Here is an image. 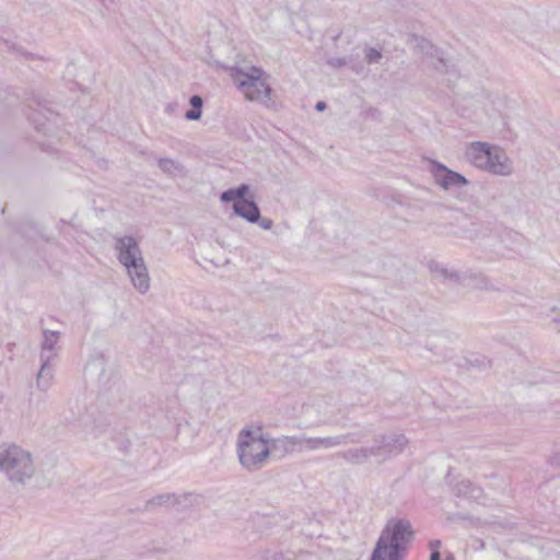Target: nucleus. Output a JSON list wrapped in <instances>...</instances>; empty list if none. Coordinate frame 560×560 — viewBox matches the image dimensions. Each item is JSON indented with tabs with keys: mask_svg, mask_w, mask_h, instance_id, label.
<instances>
[{
	"mask_svg": "<svg viewBox=\"0 0 560 560\" xmlns=\"http://www.w3.org/2000/svg\"><path fill=\"white\" fill-rule=\"evenodd\" d=\"M466 160L476 168L495 176L508 177L514 173L513 161L499 145L474 141L466 147Z\"/></svg>",
	"mask_w": 560,
	"mask_h": 560,
	"instance_id": "f257e3e1",
	"label": "nucleus"
},
{
	"mask_svg": "<svg viewBox=\"0 0 560 560\" xmlns=\"http://www.w3.org/2000/svg\"><path fill=\"white\" fill-rule=\"evenodd\" d=\"M114 248L133 288L142 294L147 293L150 289V276L137 240L129 235L115 237Z\"/></svg>",
	"mask_w": 560,
	"mask_h": 560,
	"instance_id": "f03ea898",
	"label": "nucleus"
},
{
	"mask_svg": "<svg viewBox=\"0 0 560 560\" xmlns=\"http://www.w3.org/2000/svg\"><path fill=\"white\" fill-rule=\"evenodd\" d=\"M412 536L413 530L408 520L389 522L377 539L370 560H401Z\"/></svg>",
	"mask_w": 560,
	"mask_h": 560,
	"instance_id": "7ed1b4c3",
	"label": "nucleus"
},
{
	"mask_svg": "<svg viewBox=\"0 0 560 560\" xmlns=\"http://www.w3.org/2000/svg\"><path fill=\"white\" fill-rule=\"evenodd\" d=\"M0 471L13 485H25L36 474L30 451L14 443L0 444Z\"/></svg>",
	"mask_w": 560,
	"mask_h": 560,
	"instance_id": "20e7f679",
	"label": "nucleus"
},
{
	"mask_svg": "<svg viewBox=\"0 0 560 560\" xmlns=\"http://www.w3.org/2000/svg\"><path fill=\"white\" fill-rule=\"evenodd\" d=\"M236 446L238 462L248 471L261 469L270 457L268 439L259 431L241 430Z\"/></svg>",
	"mask_w": 560,
	"mask_h": 560,
	"instance_id": "39448f33",
	"label": "nucleus"
},
{
	"mask_svg": "<svg viewBox=\"0 0 560 560\" xmlns=\"http://www.w3.org/2000/svg\"><path fill=\"white\" fill-rule=\"evenodd\" d=\"M231 77L248 101L262 104L270 101L271 88L261 68L255 66L234 67Z\"/></svg>",
	"mask_w": 560,
	"mask_h": 560,
	"instance_id": "423d86ee",
	"label": "nucleus"
},
{
	"mask_svg": "<svg viewBox=\"0 0 560 560\" xmlns=\"http://www.w3.org/2000/svg\"><path fill=\"white\" fill-rule=\"evenodd\" d=\"M249 185L241 184L235 188L222 191L220 199L222 202H233V212L249 223H256L260 219V209L253 199H247Z\"/></svg>",
	"mask_w": 560,
	"mask_h": 560,
	"instance_id": "0eeeda50",
	"label": "nucleus"
},
{
	"mask_svg": "<svg viewBox=\"0 0 560 560\" xmlns=\"http://www.w3.org/2000/svg\"><path fill=\"white\" fill-rule=\"evenodd\" d=\"M362 441L361 436L357 433H351L347 435H335V436H326V438H313L307 435H295V450L296 453L303 452H312L318 450H328L332 447H337L340 445H345L348 442L351 443H360Z\"/></svg>",
	"mask_w": 560,
	"mask_h": 560,
	"instance_id": "6e6552de",
	"label": "nucleus"
},
{
	"mask_svg": "<svg viewBox=\"0 0 560 560\" xmlns=\"http://www.w3.org/2000/svg\"><path fill=\"white\" fill-rule=\"evenodd\" d=\"M431 173L435 184L444 190L460 188L469 184L464 175L448 168L438 161L432 162Z\"/></svg>",
	"mask_w": 560,
	"mask_h": 560,
	"instance_id": "1a4fd4ad",
	"label": "nucleus"
},
{
	"mask_svg": "<svg viewBox=\"0 0 560 560\" xmlns=\"http://www.w3.org/2000/svg\"><path fill=\"white\" fill-rule=\"evenodd\" d=\"M408 444V440L404 434L382 435L375 439V444L372 446L378 453L376 458L386 460L393 456L400 454Z\"/></svg>",
	"mask_w": 560,
	"mask_h": 560,
	"instance_id": "9d476101",
	"label": "nucleus"
},
{
	"mask_svg": "<svg viewBox=\"0 0 560 560\" xmlns=\"http://www.w3.org/2000/svg\"><path fill=\"white\" fill-rule=\"evenodd\" d=\"M60 332L57 330L45 329L40 345L39 361L52 362L59 353L58 340Z\"/></svg>",
	"mask_w": 560,
	"mask_h": 560,
	"instance_id": "9b49d317",
	"label": "nucleus"
},
{
	"mask_svg": "<svg viewBox=\"0 0 560 560\" xmlns=\"http://www.w3.org/2000/svg\"><path fill=\"white\" fill-rule=\"evenodd\" d=\"M270 447V456L281 459L288 454L296 453L295 450V435H282L276 439L268 440Z\"/></svg>",
	"mask_w": 560,
	"mask_h": 560,
	"instance_id": "f8f14e48",
	"label": "nucleus"
},
{
	"mask_svg": "<svg viewBox=\"0 0 560 560\" xmlns=\"http://www.w3.org/2000/svg\"><path fill=\"white\" fill-rule=\"evenodd\" d=\"M413 40H415V47L419 52H421L422 55H424L429 58L436 60V63L433 62V66L438 70H441L442 68H446V62L443 58V54L430 40H428L423 37H418V36H415Z\"/></svg>",
	"mask_w": 560,
	"mask_h": 560,
	"instance_id": "ddd939ff",
	"label": "nucleus"
},
{
	"mask_svg": "<svg viewBox=\"0 0 560 560\" xmlns=\"http://www.w3.org/2000/svg\"><path fill=\"white\" fill-rule=\"evenodd\" d=\"M378 451L371 447L350 448L345 452L338 453L337 456L342 457L350 464L360 465L365 463L369 458L375 457Z\"/></svg>",
	"mask_w": 560,
	"mask_h": 560,
	"instance_id": "4468645a",
	"label": "nucleus"
},
{
	"mask_svg": "<svg viewBox=\"0 0 560 560\" xmlns=\"http://www.w3.org/2000/svg\"><path fill=\"white\" fill-rule=\"evenodd\" d=\"M55 368L52 362L40 361V369L36 376V386L39 390H48L54 381Z\"/></svg>",
	"mask_w": 560,
	"mask_h": 560,
	"instance_id": "2eb2a0df",
	"label": "nucleus"
},
{
	"mask_svg": "<svg viewBox=\"0 0 560 560\" xmlns=\"http://www.w3.org/2000/svg\"><path fill=\"white\" fill-rule=\"evenodd\" d=\"M159 167L166 174L171 176H183L185 175V170L182 164L172 159H159L158 161Z\"/></svg>",
	"mask_w": 560,
	"mask_h": 560,
	"instance_id": "dca6fc26",
	"label": "nucleus"
},
{
	"mask_svg": "<svg viewBox=\"0 0 560 560\" xmlns=\"http://www.w3.org/2000/svg\"><path fill=\"white\" fill-rule=\"evenodd\" d=\"M189 104L191 105V109L185 113V118L187 120H199L202 115V106L203 100L200 95H192L189 98Z\"/></svg>",
	"mask_w": 560,
	"mask_h": 560,
	"instance_id": "f3484780",
	"label": "nucleus"
},
{
	"mask_svg": "<svg viewBox=\"0 0 560 560\" xmlns=\"http://www.w3.org/2000/svg\"><path fill=\"white\" fill-rule=\"evenodd\" d=\"M294 555L290 551L265 550L259 555L258 560H293Z\"/></svg>",
	"mask_w": 560,
	"mask_h": 560,
	"instance_id": "a211bd4d",
	"label": "nucleus"
},
{
	"mask_svg": "<svg viewBox=\"0 0 560 560\" xmlns=\"http://www.w3.org/2000/svg\"><path fill=\"white\" fill-rule=\"evenodd\" d=\"M178 498L173 493H164L154 497L149 504L151 505H175L178 503Z\"/></svg>",
	"mask_w": 560,
	"mask_h": 560,
	"instance_id": "6ab92c4d",
	"label": "nucleus"
},
{
	"mask_svg": "<svg viewBox=\"0 0 560 560\" xmlns=\"http://www.w3.org/2000/svg\"><path fill=\"white\" fill-rule=\"evenodd\" d=\"M442 546L441 540L434 539L429 542V547L431 550L430 560H441L440 548ZM446 560H454V557L448 553Z\"/></svg>",
	"mask_w": 560,
	"mask_h": 560,
	"instance_id": "aec40b11",
	"label": "nucleus"
},
{
	"mask_svg": "<svg viewBox=\"0 0 560 560\" xmlns=\"http://www.w3.org/2000/svg\"><path fill=\"white\" fill-rule=\"evenodd\" d=\"M482 493H483L482 489L475 485L472 486V488L469 491L459 489V497H463V498H466L469 500H474V501H479L482 498Z\"/></svg>",
	"mask_w": 560,
	"mask_h": 560,
	"instance_id": "412c9836",
	"label": "nucleus"
},
{
	"mask_svg": "<svg viewBox=\"0 0 560 560\" xmlns=\"http://www.w3.org/2000/svg\"><path fill=\"white\" fill-rule=\"evenodd\" d=\"M364 57H365L366 62L372 65V63L380 62V60L382 59L383 56L378 49L369 47L364 51Z\"/></svg>",
	"mask_w": 560,
	"mask_h": 560,
	"instance_id": "4be33fe9",
	"label": "nucleus"
},
{
	"mask_svg": "<svg viewBox=\"0 0 560 560\" xmlns=\"http://www.w3.org/2000/svg\"><path fill=\"white\" fill-rule=\"evenodd\" d=\"M39 115H42V112L36 109L28 115V118L35 125V128L38 131L46 132L45 124L40 122L39 117H38Z\"/></svg>",
	"mask_w": 560,
	"mask_h": 560,
	"instance_id": "5701e85b",
	"label": "nucleus"
},
{
	"mask_svg": "<svg viewBox=\"0 0 560 560\" xmlns=\"http://www.w3.org/2000/svg\"><path fill=\"white\" fill-rule=\"evenodd\" d=\"M328 66L334 69L341 68L348 65V60L345 57H331L327 60Z\"/></svg>",
	"mask_w": 560,
	"mask_h": 560,
	"instance_id": "b1692460",
	"label": "nucleus"
},
{
	"mask_svg": "<svg viewBox=\"0 0 560 560\" xmlns=\"http://www.w3.org/2000/svg\"><path fill=\"white\" fill-rule=\"evenodd\" d=\"M472 486H474V483L470 480L463 479L455 485L454 491H455L456 495L459 497V489L469 491L472 488Z\"/></svg>",
	"mask_w": 560,
	"mask_h": 560,
	"instance_id": "393cba45",
	"label": "nucleus"
},
{
	"mask_svg": "<svg viewBox=\"0 0 560 560\" xmlns=\"http://www.w3.org/2000/svg\"><path fill=\"white\" fill-rule=\"evenodd\" d=\"M257 223L262 230H270L273 226V221L271 219L262 218L261 215Z\"/></svg>",
	"mask_w": 560,
	"mask_h": 560,
	"instance_id": "a878e982",
	"label": "nucleus"
},
{
	"mask_svg": "<svg viewBox=\"0 0 560 560\" xmlns=\"http://www.w3.org/2000/svg\"><path fill=\"white\" fill-rule=\"evenodd\" d=\"M351 68L358 74H364L365 73V69H364L363 66H352Z\"/></svg>",
	"mask_w": 560,
	"mask_h": 560,
	"instance_id": "bb28decb",
	"label": "nucleus"
},
{
	"mask_svg": "<svg viewBox=\"0 0 560 560\" xmlns=\"http://www.w3.org/2000/svg\"><path fill=\"white\" fill-rule=\"evenodd\" d=\"M315 108H316L317 110H319V112H320V110H324V109L326 108V103H325V102H318V103L316 104Z\"/></svg>",
	"mask_w": 560,
	"mask_h": 560,
	"instance_id": "cd10ccee",
	"label": "nucleus"
},
{
	"mask_svg": "<svg viewBox=\"0 0 560 560\" xmlns=\"http://www.w3.org/2000/svg\"><path fill=\"white\" fill-rule=\"evenodd\" d=\"M555 329L560 331V316L553 319Z\"/></svg>",
	"mask_w": 560,
	"mask_h": 560,
	"instance_id": "c85d7f7f",
	"label": "nucleus"
}]
</instances>
